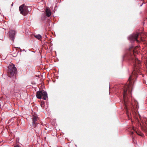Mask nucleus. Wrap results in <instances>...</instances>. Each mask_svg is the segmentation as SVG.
<instances>
[{
	"label": "nucleus",
	"instance_id": "18",
	"mask_svg": "<svg viewBox=\"0 0 147 147\" xmlns=\"http://www.w3.org/2000/svg\"><path fill=\"white\" fill-rule=\"evenodd\" d=\"M125 108H126V106H125Z\"/></svg>",
	"mask_w": 147,
	"mask_h": 147
},
{
	"label": "nucleus",
	"instance_id": "3",
	"mask_svg": "<svg viewBox=\"0 0 147 147\" xmlns=\"http://www.w3.org/2000/svg\"><path fill=\"white\" fill-rule=\"evenodd\" d=\"M36 97L38 99L42 98L44 100H46L48 98L47 93L45 91H38L36 92Z\"/></svg>",
	"mask_w": 147,
	"mask_h": 147
},
{
	"label": "nucleus",
	"instance_id": "17",
	"mask_svg": "<svg viewBox=\"0 0 147 147\" xmlns=\"http://www.w3.org/2000/svg\"><path fill=\"white\" fill-rule=\"evenodd\" d=\"M142 4H143L142 3V4L140 5V6H141L142 5Z\"/></svg>",
	"mask_w": 147,
	"mask_h": 147
},
{
	"label": "nucleus",
	"instance_id": "2",
	"mask_svg": "<svg viewBox=\"0 0 147 147\" xmlns=\"http://www.w3.org/2000/svg\"><path fill=\"white\" fill-rule=\"evenodd\" d=\"M17 73V69L15 65L11 63L8 67V76L10 77H12Z\"/></svg>",
	"mask_w": 147,
	"mask_h": 147
},
{
	"label": "nucleus",
	"instance_id": "9",
	"mask_svg": "<svg viewBox=\"0 0 147 147\" xmlns=\"http://www.w3.org/2000/svg\"><path fill=\"white\" fill-rule=\"evenodd\" d=\"M45 12L46 16L48 17H50L51 14V13L49 9L47 8L45 10Z\"/></svg>",
	"mask_w": 147,
	"mask_h": 147
},
{
	"label": "nucleus",
	"instance_id": "12",
	"mask_svg": "<svg viewBox=\"0 0 147 147\" xmlns=\"http://www.w3.org/2000/svg\"><path fill=\"white\" fill-rule=\"evenodd\" d=\"M138 134V135H140V136H143V135H143V134H141V133H140V134Z\"/></svg>",
	"mask_w": 147,
	"mask_h": 147
},
{
	"label": "nucleus",
	"instance_id": "1",
	"mask_svg": "<svg viewBox=\"0 0 147 147\" xmlns=\"http://www.w3.org/2000/svg\"><path fill=\"white\" fill-rule=\"evenodd\" d=\"M132 78V76H131L129 77L128 81L129 83L128 84L125 85L124 88L123 90V97L124 102L125 104V96L127 94V92H130L132 90V86L131 82V80Z\"/></svg>",
	"mask_w": 147,
	"mask_h": 147
},
{
	"label": "nucleus",
	"instance_id": "15",
	"mask_svg": "<svg viewBox=\"0 0 147 147\" xmlns=\"http://www.w3.org/2000/svg\"><path fill=\"white\" fill-rule=\"evenodd\" d=\"M13 5V3H12V4L11 5V6L12 7Z\"/></svg>",
	"mask_w": 147,
	"mask_h": 147
},
{
	"label": "nucleus",
	"instance_id": "5",
	"mask_svg": "<svg viewBox=\"0 0 147 147\" xmlns=\"http://www.w3.org/2000/svg\"><path fill=\"white\" fill-rule=\"evenodd\" d=\"M133 54L130 57V59L132 60L134 62L136 63L139 64L141 63V61L139 60L136 57L135 54H138V51L137 50H136V49L133 51Z\"/></svg>",
	"mask_w": 147,
	"mask_h": 147
},
{
	"label": "nucleus",
	"instance_id": "4",
	"mask_svg": "<svg viewBox=\"0 0 147 147\" xmlns=\"http://www.w3.org/2000/svg\"><path fill=\"white\" fill-rule=\"evenodd\" d=\"M32 125L34 128L36 127L39 123H38V118L36 114H33L32 116Z\"/></svg>",
	"mask_w": 147,
	"mask_h": 147
},
{
	"label": "nucleus",
	"instance_id": "6",
	"mask_svg": "<svg viewBox=\"0 0 147 147\" xmlns=\"http://www.w3.org/2000/svg\"><path fill=\"white\" fill-rule=\"evenodd\" d=\"M19 10L20 13L24 16L27 14L28 11V7L24 4L20 5L19 7Z\"/></svg>",
	"mask_w": 147,
	"mask_h": 147
},
{
	"label": "nucleus",
	"instance_id": "11",
	"mask_svg": "<svg viewBox=\"0 0 147 147\" xmlns=\"http://www.w3.org/2000/svg\"><path fill=\"white\" fill-rule=\"evenodd\" d=\"M44 104H45V103H44V102H41V105H40L41 106V107H43V106Z\"/></svg>",
	"mask_w": 147,
	"mask_h": 147
},
{
	"label": "nucleus",
	"instance_id": "7",
	"mask_svg": "<svg viewBox=\"0 0 147 147\" xmlns=\"http://www.w3.org/2000/svg\"><path fill=\"white\" fill-rule=\"evenodd\" d=\"M139 35V34L138 33L134 34L129 36V38L130 40H136L137 41H138V40H137V38Z\"/></svg>",
	"mask_w": 147,
	"mask_h": 147
},
{
	"label": "nucleus",
	"instance_id": "16",
	"mask_svg": "<svg viewBox=\"0 0 147 147\" xmlns=\"http://www.w3.org/2000/svg\"><path fill=\"white\" fill-rule=\"evenodd\" d=\"M137 48H138V46H136V49Z\"/></svg>",
	"mask_w": 147,
	"mask_h": 147
},
{
	"label": "nucleus",
	"instance_id": "10",
	"mask_svg": "<svg viewBox=\"0 0 147 147\" xmlns=\"http://www.w3.org/2000/svg\"><path fill=\"white\" fill-rule=\"evenodd\" d=\"M35 37L38 39H40L41 38V36L40 34H37L35 35Z\"/></svg>",
	"mask_w": 147,
	"mask_h": 147
},
{
	"label": "nucleus",
	"instance_id": "13",
	"mask_svg": "<svg viewBox=\"0 0 147 147\" xmlns=\"http://www.w3.org/2000/svg\"><path fill=\"white\" fill-rule=\"evenodd\" d=\"M14 147H21L20 146H19L18 145H17L14 146Z\"/></svg>",
	"mask_w": 147,
	"mask_h": 147
},
{
	"label": "nucleus",
	"instance_id": "14",
	"mask_svg": "<svg viewBox=\"0 0 147 147\" xmlns=\"http://www.w3.org/2000/svg\"><path fill=\"white\" fill-rule=\"evenodd\" d=\"M135 71H134L133 73H132V74H135Z\"/></svg>",
	"mask_w": 147,
	"mask_h": 147
},
{
	"label": "nucleus",
	"instance_id": "8",
	"mask_svg": "<svg viewBox=\"0 0 147 147\" xmlns=\"http://www.w3.org/2000/svg\"><path fill=\"white\" fill-rule=\"evenodd\" d=\"M9 33L10 38L13 41L14 40L15 35L16 33V31L14 30H11L9 31Z\"/></svg>",
	"mask_w": 147,
	"mask_h": 147
}]
</instances>
